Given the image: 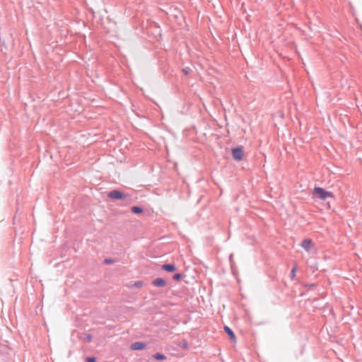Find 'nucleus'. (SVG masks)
I'll list each match as a JSON object with an SVG mask.
<instances>
[{
	"label": "nucleus",
	"instance_id": "1",
	"mask_svg": "<svg viewBox=\"0 0 362 362\" xmlns=\"http://www.w3.org/2000/svg\"><path fill=\"white\" fill-rule=\"evenodd\" d=\"M313 194L315 197L325 200L327 198H333L334 195L332 192L325 190L324 188L315 187L313 189Z\"/></svg>",
	"mask_w": 362,
	"mask_h": 362
},
{
	"label": "nucleus",
	"instance_id": "2",
	"mask_svg": "<svg viewBox=\"0 0 362 362\" xmlns=\"http://www.w3.org/2000/svg\"><path fill=\"white\" fill-rule=\"evenodd\" d=\"M107 197L110 199H114V200H119V199H124V200H131V197L129 194H124L122 192L114 189L112 191H110L107 193Z\"/></svg>",
	"mask_w": 362,
	"mask_h": 362
},
{
	"label": "nucleus",
	"instance_id": "3",
	"mask_svg": "<svg viewBox=\"0 0 362 362\" xmlns=\"http://www.w3.org/2000/svg\"><path fill=\"white\" fill-rule=\"evenodd\" d=\"M232 155L235 160L240 161L243 157V147L238 146L232 149Z\"/></svg>",
	"mask_w": 362,
	"mask_h": 362
},
{
	"label": "nucleus",
	"instance_id": "4",
	"mask_svg": "<svg viewBox=\"0 0 362 362\" xmlns=\"http://www.w3.org/2000/svg\"><path fill=\"white\" fill-rule=\"evenodd\" d=\"M313 245V241L310 238L305 239L300 244L301 247L306 251L310 252V247Z\"/></svg>",
	"mask_w": 362,
	"mask_h": 362
},
{
	"label": "nucleus",
	"instance_id": "5",
	"mask_svg": "<svg viewBox=\"0 0 362 362\" xmlns=\"http://www.w3.org/2000/svg\"><path fill=\"white\" fill-rule=\"evenodd\" d=\"M151 284L157 287H164L166 286V281L163 278H157L152 281Z\"/></svg>",
	"mask_w": 362,
	"mask_h": 362
},
{
	"label": "nucleus",
	"instance_id": "6",
	"mask_svg": "<svg viewBox=\"0 0 362 362\" xmlns=\"http://www.w3.org/2000/svg\"><path fill=\"white\" fill-rule=\"evenodd\" d=\"M146 347V344L144 342L136 341L131 345V349L132 350H143Z\"/></svg>",
	"mask_w": 362,
	"mask_h": 362
},
{
	"label": "nucleus",
	"instance_id": "7",
	"mask_svg": "<svg viewBox=\"0 0 362 362\" xmlns=\"http://www.w3.org/2000/svg\"><path fill=\"white\" fill-rule=\"evenodd\" d=\"M162 269L168 272H173L176 270V267L173 264H164L161 267Z\"/></svg>",
	"mask_w": 362,
	"mask_h": 362
},
{
	"label": "nucleus",
	"instance_id": "8",
	"mask_svg": "<svg viewBox=\"0 0 362 362\" xmlns=\"http://www.w3.org/2000/svg\"><path fill=\"white\" fill-rule=\"evenodd\" d=\"M224 331L226 332V333H227V334L230 337V338L232 340H234L235 339V335L234 332L229 327L225 326Z\"/></svg>",
	"mask_w": 362,
	"mask_h": 362
},
{
	"label": "nucleus",
	"instance_id": "9",
	"mask_svg": "<svg viewBox=\"0 0 362 362\" xmlns=\"http://www.w3.org/2000/svg\"><path fill=\"white\" fill-rule=\"evenodd\" d=\"M153 358L158 361H164L166 359V356L161 353H156L153 355Z\"/></svg>",
	"mask_w": 362,
	"mask_h": 362
},
{
	"label": "nucleus",
	"instance_id": "10",
	"mask_svg": "<svg viewBox=\"0 0 362 362\" xmlns=\"http://www.w3.org/2000/svg\"><path fill=\"white\" fill-rule=\"evenodd\" d=\"M131 211L132 213L136 214H141L144 211L143 209L138 206H132L131 208Z\"/></svg>",
	"mask_w": 362,
	"mask_h": 362
},
{
	"label": "nucleus",
	"instance_id": "11",
	"mask_svg": "<svg viewBox=\"0 0 362 362\" xmlns=\"http://www.w3.org/2000/svg\"><path fill=\"white\" fill-rule=\"evenodd\" d=\"M182 71L185 75H188L192 72V69L189 67H185L182 69Z\"/></svg>",
	"mask_w": 362,
	"mask_h": 362
},
{
	"label": "nucleus",
	"instance_id": "12",
	"mask_svg": "<svg viewBox=\"0 0 362 362\" xmlns=\"http://www.w3.org/2000/svg\"><path fill=\"white\" fill-rule=\"evenodd\" d=\"M182 278V274H175L173 276V279L175 281H180Z\"/></svg>",
	"mask_w": 362,
	"mask_h": 362
},
{
	"label": "nucleus",
	"instance_id": "13",
	"mask_svg": "<svg viewBox=\"0 0 362 362\" xmlns=\"http://www.w3.org/2000/svg\"><path fill=\"white\" fill-rule=\"evenodd\" d=\"M134 286L136 287V288H141L144 286V282L141 281H134Z\"/></svg>",
	"mask_w": 362,
	"mask_h": 362
},
{
	"label": "nucleus",
	"instance_id": "14",
	"mask_svg": "<svg viewBox=\"0 0 362 362\" xmlns=\"http://www.w3.org/2000/svg\"><path fill=\"white\" fill-rule=\"evenodd\" d=\"M115 261L113 259L111 258H106L104 260V262L105 264H113Z\"/></svg>",
	"mask_w": 362,
	"mask_h": 362
},
{
	"label": "nucleus",
	"instance_id": "15",
	"mask_svg": "<svg viewBox=\"0 0 362 362\" xmlns=\"http://www.w3.org/2000/svg\"><path fill=\"white\" fill-rule=\"evenodd\" d=\"M297 268L296 267H293V269L291 271V278L293 279L296 276Z\"/></svg>",
	"mask_w": 362,
	"mask_h": 362
},
{
	"label": "nucleus",
	"instance_id": "16",
	"mask_svg": "<svg viewBox=\"0 0 362 362\" xmlns=\"http://www.w3.org/2000/svg\"><path fill=\"white\" fill-rule=\"evenodd\" d=\"M86 362H96V358L95 357H87Z\"/></svg>",
	"mask_w": 362,
	"mask_h": 362
},
{
	"label": "nucleus",
	"instance_id": "17",
	"mask_svg": "<svg viewBox=\"0 0 362 362\" xmlns=\"http://www.w3.org/2000/svg\"><path fill=\"white\" fill-rule=\"evenodd\" d=\"M85 339L88 341H90L91 339H92V335L90 334H85Z\"/></svg>",
	"mask_w": 362,
	"mask_h": 362
},
{
	"label": "nucleus",
	"instance_id": "18",
	"mask_svg": "<svg viewBox=\"0 0 362 362\" xmlns=\"http://www.w3.org/2000/svg\"><path fill=\"white\" fill-rule=\"evenodd\" d=\"M314 286H315V284H311V285H310V288H313V287H314Z\"/></svg>",
	"mask_w": 362,
	"mask_h": 362
},
{
	"label": "nucleus",
	"instance_id": "19",
	"mask_svg": "<svg viewBox=\"0 0 362 362\" xmlns=\"http://www.w3.org/2000/svg\"><path fill=\"white\" fill-rule=\"evenodd\" d=\"M314 286H315V284H311V285H310V288H313V287H314Z\"/></svg>",
	"mask_w": 362,
	"mask_h": 362
},
{
	"label": "nucleus",
	"instance_id": "20",
	"mask_svg": "<svg viewBox=\"0 0 362 362\" xmlns=\"http://www.w3.org/2000/svg\"><path fill=\"white\" fill-rule=\"evenodd\" d=\"M232 257H233V255H230V259H231Z\"/></svg>",
	"mask_w": 362,
	"mask_h": 362
}]
</instances>
